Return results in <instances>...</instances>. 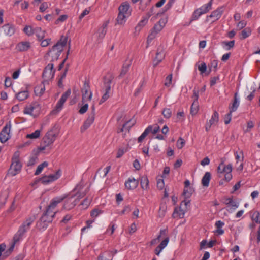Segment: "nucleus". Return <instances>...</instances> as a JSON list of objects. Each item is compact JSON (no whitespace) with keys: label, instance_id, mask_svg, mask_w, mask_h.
Returning <instances> with one entry per match:
<instances>
[{"label":"nucleus","instance_id":"f257e3e1","mask_svg":"<svg viewBox=\"0 0 260 260\" xmlns=\"http://www.w3.org/2000/svg\"><path fill=\"white\" fill-rule=\"evenodd\" d=\"M58 133V127L56 125L48 131L43 138L41 145L39 148V150L45 151V153H49L52 149L51 145L55 141Z\"/></svg>","mask_w":260,"mask_h":260},{"label":"nucleus","instance_id":"f03ea898","mask_svg":"<svg viewBox=\"0 0 260 260\" xmlns=\"http://www.w3.org/2000/svg\"><path fill=\"white\" fill-rule=\"evenodd\" d=\"M67 38H61L55 44L45 55L46 59L50 62L57 60L66 45Z\"/></svg>","mask_w":260,"mask_h":260},{"label":"nucleus","instance_id":"7ed1b4c3","mask_svg":"<svg viewBox=\"0 0 260 260\" xmlns=\"http://www.w3.org/2000/svg\"><path fill=\"white\" fill-rule=\"evenodd\" d=\"M113 79L114 76L111 73H108L103 77V86L102 87V90L104 94L100 100V104L104 103L110 97V91L111 89V84Z\"/></svg>","mask_w":260,"mask_h":260},{"label":"nucleus","instance_id":"20e7f679","mask_svg":"<svg viewBox=\"0 0 260 260\" xmlns=\"http://www.w3.org/2000/svg\"><path fill=\"white\" fill-rule=\"evenodd\" d=\"M226 158L223 157L220 159V163L217 167V173L218 174L224 173V180L229 182L232 179V174L231 173L233 167L232 164L225 165Z\"/></svg>","mask_w":260,"mask_h":260},{"label":"nucleus","instance_id":"39448f33","mask_svg":"<svg viewBox=\"0 0 260 260\" xmlns=\"http://www.w3.org/2000/svg\"><path fill=\"white\" fill-rule=\"evenodd\" d=\"M19 151L14 153L12 158V163L9 170V174L14 176L18 174L21 170L22 164L20 161Z\"/></svg>","mask_w":260,"mask_h":260},{"label":"nucleus","instance_id":"423d86ee","mask_svg":"<svg viewBox=\"0 0 260 260\" xmlns=\"http://www.w3.org/2000/svg\"><path fill=\"white\" fill-rule=\"evenodd\" d=\"M190 200L188 199H184L182 201L179 208H175L172 214L173 217L174 218H183L185 212L188 210V206L190 205Z\"/></svg>","mask_w":260,"mask_h":260},{"label":"nucleus","instance_id":"0eeeda50","mask_svg":"<svg viewBox=\"0 0 260 260\" xmlns=\"http://www.w3.org/2000/svg\"><path fill=\"white\" fill-rule=\"evenodd\" d=\"M89 187L84 188L83 182L81 181L78 183L73 190L71 192L73 195H75V197L79 201L80 199L83 198L88 192Z\"/></svg>","mask_w":260,"mask_h":260},{"label":"nucleus","instance_id":"6e6552de","mask_svg":"<svg viewBox=\"0 0 260 260\" xmlns=\"http://www.w3.org/2000/svg\"><path fill=\"white\" fill-rule=\"evenodd\" d=\"M167 22V18H161L151 29V32L148 37V41H151L154 39L156 37V35L165 27Z\"/></svg>","mask_w":260,"mask_h":260},{"label":"nucleus","instance_id":"1a4fd4ad","mask_svg":"<svg viewBox=\"0 0 260 260\" xmlns=\"http://www.w3.org/2000/svg\"><path fill=\"white\" fill-rule=\"evenodd\" d=\"M55 70L54 69V65L53 63H49L45 67L44 69L42 78L43 81L42 84H48V81L54 77Z\"/></svg>","mask_w":260,"mask_h":260},{"label":"nucleus","instance_id":"9d476101","mask_svg":"<svg viewBox=\"0 0 260 260\" xmlns=\"http://www.w3.org/2000/svg\"><path fill=\"white\" fill-rule=\"evenodd\" d=\"M212 4L213 0H210L208 3L195 10L192 14V20H197L202 15L208 12L212 9Z\"/></svg>","mask_w":260,"mask_h":260},{"label":"nucleus","instance_id":"9b49d317","mask_svg":"<svg viewBox=\"0 0 260 260\" xmlns=\"http://www.w3.org/2000/svg\"><path fill=\"white\" fill-rule=\"evenodd\" d=\"M62 196H66L64 199V203L63 208L67 210H70L73 209L77 203L79 202L78 199L75 197V195H73L71 192L68 194H64Z\"/></svg>","mask_w":260,"mask_h":260},{"label":"nucleus","instance_id":"f8f14e48","mask_svg":"<svg viewBox=\"0 0 260 260\" xmlns=\"http://www.w3.org/2000/svg\"><path fill=\"white\" fill-rule=\"evenodd\" d=\"M66 198V196H58L53 198L46 209L48 213H49L50 215H55L57 212V211L55 210V209L57 207L58 204L62 202Z\"/></svg>","mask_w":260,"mask_h":260},{"label":"nucleus","instance_id":"ddd939ff","mask_svg":"<svg viewBox=\"0 0 260 260\" xmlns=\"http://www.w3.org/2000/svg\"><path fill=\"white\" fill-rule=\"evenodd\" d=\"M82 92V103H85L90 101L92 97V93L88 82L85 81L83 86L81 89Z\"/></svg>","mask_w":260,"mask_h":260},{"label":"nucleus","instance_id":"4468645a","mask_svg":"<svg viewBox=\"0 0 260 260\" xmlns=\"http://www.w3.org/2000/svg\"><path fill=\"white\" fill-rule=\"evenodd\" d=\"M160 130V127L157 124L153 125H149L140 136L138 139V142H141L149 133L153 134H156Z\"/></svg>","mask_w":260,"mask_h":260},{"label":"nucleus","instance_id":"2eb2a0df","mask_svg":"<svg viewBox=\"0 0 260 260\" xmlns=\"http://www.w3.org/2000/svg\"><path fill=\"white\" fill-rule=\"evenodd\" d=\"M11 123L10 121L7 122L0 132V141L5 143L10 138V129Z\"/></svg>","mask_w":260,"mask_h":260},{"label":"nucleus","instance_id":"dca6fc26","mask_svg":"<svg viewBox=\"0 0 260 260\" xmlns=\"http://www.w3.org/2000/svg\"><path fill=\"white\" fill-rule=\"evenodd\" d=\"M154 7H152L150 11L146 14V16L143 17V19L135 27V30L136 31L139 32L142 28L147 23L148 19L154 14Z\"/></svg>","mask_w":260,"mask_h":260},{"label":"nucleus","instance_id":"f3484780","mask_svg":"<svg viewBox=\"0 0 260 260\" xmlns=\"http://www.w3.org/2000/svg\"><path fill=\"white\" fill-rule=\"evenodd\" d=\"M54 216V215H50L48 213L47 210H46V212L40 218V223H43V225L40 224V226H42V228H46L48 226L46 223L51 222Z\"/></svg>","mask_w":260,"mask_h":260},{"label":"nucleus","instance_id":"a211bd4d","mask_svg":"<svg viewBox=\"0 0 260 260\" xmlns=\"http://www.w3.org/2000/svg\"><path fill=\"white\" fill-rule=\"evenodd\" d=\"M139 185V181L134 178H129L124 183L125 187L128 190H133Z\"/></svg>","mask_w":260,"mask_h":260},{"label":"nucleus","instance_id":"6ab92c4d","mask_svg":"<svg viewBox=\"0 0 260 260\" xmlns=\"http://www.w3.org/2000/svg\"><path fill=\"white\" fill-rule=\"evenodd\" d=\"M224 9V7L223 6L218 7L215 10L213 11L208 17L211 18H214V21H217L222 16Z\"/></svg>","mask_w":260,"mask_h":260},{"label":"nucleus","instance_id":"aec40b11","mask_svg":"<svg viewBox=\"0 0 260 260\" xmlns=\"http://www.w3.org/2000/svg\"><path fill=\"white\" fill-rule=\"evenodd\" d=\"M239 100L238 98V93L236 92L234 94V100L231 104L229 106V111L231 113H233L237 110L239 106Z\"/></svg>","mask_w":260,"mask_h":260},{"label":"nucleus","instance_id":"412c9836","mask_svg":"<svg viewBox=\"0 0 260 260\" xmlns=\"http://www.w3.org/2000/svg\"><path fill=\"white\" fill-rule=\"evenodd\" d=\"M30 48V43L27 41H22L17 44L16 49L19 52L27 51Z\"/></svg>","mask_w":260,"mask_h":260},{"label":"nucleus","instance_id":"4be33fe9","mask_svg":"<svg viewBox=\"0 0 260 260\" xmlns=\"http://www.w3.org/2000/svg\"><path fill=\"white\" fill-rule=\"evenodd\" d=\"M26 232V230L25 229H19L17 232L14 235L13 241L16 243L19 242L25 237Z\"/></svg>","mask_w":260,"mask_h":260},{"label":"nucleus","instance_id":"5701e85b","mask_svg":"<svg viewBox=\"0 0 260 260\" xmlns=\"http://www.w3.org/2000/svg\"><path fill=\"white\" fill-rule=\"evenodd\" d=\"M39 107V105L36 102L28 104L25 106L23 113L25 114L32 115L34 110Z\"/></svg>","mask_w":260,"mask_h":260},{"label":"nucleus","instance_id":"b1692460","mask_svg":"<svg viewBox=\"0 0 260 260\" xmlns=\"http://www.w3.org/2000/svg\"><path fill=\"white\" fill-rule=\"evenodd\" d=\"M95 119V116L89 115L87 119L84 121L83 125L81 127V131L82 132L88 129L90 125L93 123Z\"/></svg>","mask_w":260,"mask_h":260},{"label":"nucleus","instance_id":"393cba45","mask_svg":"<svg viewBox=\"0 0 260 260\" xmlns=\"http://www.w3.org/2000/svg\"><path fill=\"white\" fill-rule=\"evenodd\" d=\"M132 63V59L129 60H126L125 62L124 63L121 71L119 75L118 76V78L123 77L128 71L129 68Z\"/></svg>","mask_w":260,"mask_h":260},{"label":"nucleus","instance_id":"a878e982","mask_svg":"<svg viewBox=\"0 0 260 260\" xmlns=\"http://www.w3.org/2000/svg\"><path fill=\"white\" fill-rule=\"evenodd\" d=\"M108 23H109L108 21L104 22L103 23L102 26L100 27L98 29V36H99V38L101 40L104 38L105 35L107 33V28Z\"/></svg>","mask_w":260,"mask_h":260},{"label":"nucleus","instance_id":"bb28decb","mask_svg":"<svg viewBox=\"0 0 260 260\" xmlns=\"http://www.w3.org/2000/svg\"><path fill=\"white\" fill-rule=\"evenodd\" d=\"M34 32L39 41H41L42 39H43L46 36V31L44 30H42V28L40 27H36L34 28Z\"/></svg>","mask_w":260,"mask_h":260},{"label":"nucleus","instance_id":"cd10ccee","mask_svg":"<svg viewBox=\"0 0 260 260\" xmlns=\"http://www.w3.org/2000/svg\"><path fill=\"white\" fill-rule=\"evenodd\" d=\"M165 58V54L162 50L159 51L158 49L155 59L153 60V66L155 67L157 66Z\"/></svg>","mask_w":260,"mask_h":260},{"label":"nucleus","instance_id":"c85d7f7f","mask_svg":"<svg viewBox=\"0 0 260 260\" xmlns=\"http://www.w3.org/2000/svg\"><path fill=\"white\" fill-rule=\"evenodd\" d=\"M129 7L130 6L128 3H123L119 7V13L123 14L129 16L130 15V12H129Z\"/></svg>","mask_w":260,"mask_h":260},{"label":"nucleus","instance_id":"c756f323","mask_svg":"<svg viewBox=\"0 0 260 260\" xmlns=\"http://www.w3.org/2000/svg\"><path fill=\"white\" fill-rule=\"evenodd\" d=\"M3 29L6 35L11 36L15 32V28L12 25L7 24L3 26Z\"/></svg>","mask_w":260,"mask_h":260},{"label":"nucleus","instance_id":"7c9ffc66","mask_svg":"<svg viewBox=\"0 0 260 260\" xmlns=\"http://www.w3.org/2000/svg\"><path fill=\"white\" fill-rule=\"evenodd\" d=\"M211 178V175L210 172H207L205 173L202 179V184L204 187H208Z\"/></svg>","mask_w":260,"mask_h":260},{"label":"nucleus","instance_id":"2f4dec72","mask_svg":"<svg viewBox=\"0 0 260 260\" xmlns=\"http://www.w3.org/2000/svg\"><path fill=\"white\" fill-rule=\"evenodd\" d=\"M16 98L20 101H22L29 97V93L27 90L19 92L15 95Z\"/></svg>","mask_w":260,"mask_h":260},{"label":"nucleus","instance_id":"473e14b6","mask_svg":"<svg viewBox=\"0 0 260 260\" xmlns=\"http://www.w3.org/2000/svg\"><path fill=\"white\" fill-rule=\"evenodd\" d=\"M128 17V16L118 13V16L116 19V24L121 25L124 24Z\"/></svg>","mask_w":260,"mask_h":260},{"label":"nucleus","instance_id":"72a5a7b5","mask_svg":"<svg viewBox=\"0 0 260 260\" xmlns=\"http://www.w3.org/2000/svg\"><path fill=\"white\" fill-rule=\"evenodd\" d=\"M194 192V189L192 187L184 188L183 190V195L185 196V199L189 200V198Z\"/></svg>","mask_w":260,"mask_h":260},{"label":"nucleus","instance_id":"f704fd0d","mask_svg":"<svg viewBox=\"0 0 260 260\" xmlns=\"http://www.w3.org/2000/svg\"><path fill=\"white\" fill-rule=\"evenodd\" d=\"M140 184L143 189L146 190L149 188V180L147 176H144L141 178Z\"/></svg>","mask_w":260,"mask_h":260},{"label":"nucleus","instance_id":"c9c22d12","mask_svg":"<svg viewBox=\"0 0 260 260\" xmlns=\"http://www.w3.org/2000/svg\"><path fill=\"white\" fill-rule=\"evenodd\" d=\"M45 90V84H43V85L35 87V93L37 96H41L44 94Z\"/></svg>","mask_w":260,"mask_h":260},{"label":"nucleus","instance_id":"e433bc0d","mask_svg":"<svg viewBox=\"0 0 260 260\" xmlns=\"http://www.w3.org/2000/svg\"><path fill=\"white\" fill-rule=\"evenodd\" d=\"M91 201L92 197L88 196L82 201L79 206H81L82 209H86L88 207Z\"/></svg>","mask_w":260,"mask_h":260},{"label":"nucleus","instance_id":"4c0bfd02","mask_svg":"<svg viewBox=\"0 0 260 260\" xmlns=\"http://www.w3.org/2000/svg\"><path fill=\"white\" fill-rule=\"evenodd\" d=\"M235 41L232 40L230 41H223L221 44L223 48L226 50H229L231 48H233L235 45Z\"/></svg>","mask_w":260,"mask_h":260},{"label":"nucleus","instance_id":"58836bf2","mask_svg":"<svg viewBox=\"0 0 260 260\" xmlns=\"http://www.w3.org/2000/svg\"><path fill=\"white\" fill-rule=\"evenodd\" d=\"M251 219L253 222L259 224L260 228V213L257 211H254L251 215Z\"/></svg>","mask_w":260,"mask_h":260},{"label":"nucleus","instance_id":"ea45409f","mask_svg":"<svg viewBox=\"0 0 260 260\" xmlns=\"http://www.w3.org/2000/svg\"><path fill=\"white\" fill-rule=\"evenodd\" d=\"M128 150V146H122L118 148L116 154V158H120Z\"/></svg>","mask_w":260,"mask_h":260},{"label":"nucleus","instance_id":"a19ab883","mask_svg":"<svg viewBox=\"0 0 260 260\" xmlns=\"http://www.w3.org/2000/svg\"><path fill=\"white\" fill-rule=\"evenodd\" d=\"M167 233H168L167 229H164L160 230L159 235L158 236V237L156 239H154L152 240L151 244H153L157 243V241L159 240L161 237H166Z\"/></svg>","mask_w":260,"mask_h":260},{"label":"nucleus","instance_id":"79ce46f5","mask_svg":"<svg viewBox=\"0 0 260 260\" xmlns=\"http://www.w3.org/2000/svg\"><path fill=\"white\" fill-rule=\"evenodd\" d=\"M61 175V172L60 170H57L55 174H50L48 176H47L48 177V179H50L51 182L54 181L58 179Z\"/></svg>","mask_w":260,"mask_h":260},{"label":"nucleus","instance_id":"37998d69","mask_svg":"<svg viewBox=\"0 0 260 260\" xmlns=\"http://www.w3.org/2000/svg\"><path fill=\"white\" fill-rule=\"evenodd\" d=\"M219 121V114L217 111H214L213 114L212 115L211 119L208 122L212 125L216 124Z\"/></svg>","mask_w":260,"mask_h":260},{"label":"nucleus","instance_id":"c03bdc74","mask_svg":"<svg viewBox=\"0 0 260 260\" xmlns=\"http://www.w3.org/2000/svg\"><path fill=\"white\" fill-rule=\"evenodd\" d=\"M198 101H193L190 108V114L192 115H196L199 110Z\"/></svg>","mask_w":260,"mask_h":260},{"label":"nucleus","instance_id":"a18cd8bd","mask_svg":"<svg viewBox=\"0 0 260 260\" xmlns=\"http://www.w3.org/2000/svg\"><path fill=\"white\" fill-rule=\"evenodd\" d=\"M167 209V206L166 203H161L159 207L158 212V216L160 217H164Z\"/></svg>","mask_w":260,"mask_h":260},{"label":"nucleus","instance_id":"49530a36","mask_svg":"<svg viewBox=\"0 0 260 260\" xmlns=\"http://www.w3.org/2000/svg\"><path fill=\"white\" fill-rule=\"evenodd\" d=\"M251 34V30L250 27H246L244 29L241 33V39H245L249 37Z\"/></svg>","mask_w":260,"mask_h":260},{"label":"nucleus","instance_id":"de8ad7c7","mask_svg":"<svg viewBox=\"0 0 260 260\" xmlns=\"http://www.w3.org/2000/svg\"><path fill=\"white\" fill-rule=\"evenodd\" d=\"M40 130L37 129L31 134H27L26 137L27 139H35L38 138L40 137Z\"/></svg>","mask_w":260,"mask_h":260},{"label":"nucleus","instance_id":"09e8293b","mask_svg":"<svg viewBox=\"0 0 260 260\" xmlns=\"http://www.w3.org/2000/svg\"><path fill=\"white\" fill-rule=\"evenodd\" d=\"M35 218L34 216L30 217L26 219L25 221L22 223L21 228H27L31 225V224L34 222Z\"/></svg>","mask_w":260,"mask_h":260},{"label":"nucleus","instance_id":"8fccbe9b","mask_svg":"<svg viewBox=\"0 0 260 260\" xmlns=\"http://www.w3.org/2000/svg\"><path fill=\"white\" fill-rule=\"evenodd\" d=\"M48 166V162L47 161H44L41 164L39 165L35 173V175H38L42 171L43 168Z\"/></svg>","mask_w":260,"mask_h":260},{"label":"nucleus","instance_id":"3c124183","mask_svg":"<svg viewBox=\"0 0 260 260\" xmlns=\"http://www.w3.org/2000/svg\"><path fill=\"white\" fill-rule=\"evenodd\" d=\"M162 114L165 118L169 119L172 116V111L170 108H164Z\"/></svg>","mask_w":260,"mask_h":260},{"label":"nucleus","instance_id":"603ef678","mask_svg":"<svg viewBox=\"0 0 260 260\" xmlns=\"http://www.w3.org/2000/svg\"><path fill=\"white\" fill-rule=\"evenodd\" d=\"M71 91L70 89H68L61 96L59 99L60 101L62 102L63 103H65L68 97L71 94Z\"/></svg>","mask_w":260,"mask_h":260},{"label":"nucleus","instance_id":"864d4df0","mask_svg":"<svg viewBox=\"0 0 260 260\" xmlns=\"http://www.w3.org/2000/svg\"><path fill=\"white\" fill-rule=\"evenodd\" d=\"M34 28L30 26H26L23 29L24 32L28 36H31L34 35Z\"/></svg>","mask_w":260,"mask_h":260},{"label":"nucleus","instance_id":"5fc2aeb1","mask_svg":"<svg viewBox=\"0 0 260 260\" xmlns=\"http://www.w3.org/2000/svg\"><path fill=\"white\" fill-rule=\"evenodd\" d=\"M102 213H103V211L102 210L95 208L91 211L90 216L92 218H95L96 217H98L100 214H102Z\"/></svg>","mask_w":260,"mask_h":260},{"label":"nucleus","instance_id":"6e6d98bb","mask_svg":"<svg viewBox=\"0 0 260 260\" xmlns=\"http://www.w3.org/2000/svg\"><path fill=\"white\" fill-rule=\"evenodd\" d=\"M37 160H38L37 156L36 154L33 155L32 156H30V157L27 162V165L28 166H33L37 162Z\"/></svg>","mask_w":260,"mask_h":260},{"label":"nucleus","instance_id":"4d7b16f0","mask_svg":"<svg viewBox=\"0 0 260 260\" xmlns=\"http://www.w3.org/2000/svg\"><path fill=\"white\" fill-rule=\"evenodd\" d=\"M83 106L79 110V113L81 114H83L86 113L88 108V104L87 102L82 103Z\"/></svg>","mask_w":260,"mask_h":260},{"label":"nucleus","instance_id":"13d9d810","mask_svg":"<svg viewBox=\"0 0 260 260\" xmlns=\"http://www.w3.org/2000/svg\"><path fill=\"white\" fill-rule=\"evenodd\" d=\"M51 39L50 38H47L45 39H42L41 41H40V45L42 47H46L48 46L51 43Z\"/></svg>","mask_w":260,"mask_h":260},{"label":"nucleus","instance_id":"bf43d9fd","mask_svg":"<svg viewBox=\"0 0 260 260\" xmlns=\"http://www.w3.org/2000/svg\"><path fill=\"white\" fill-rule=\"evenodd\" d=\"M39 181H41V182L44 184H47L51 182V181L50 180V179H48V177L47 176H45L42 177L41 178H40L38 180H37L35 181V183H37Z\"/></svg>","mask_w":260,"mask_h":260},{"label":"nucleus","instance_id":"052dcab7","mask_svg":"<svg viewBox=\"0 0 260 260\" xmlns=\"http://www.w3.org/2000/svg\"><path fill=\"white\" fill-rule=\"evenodd\" d=\"M172 74H170L167 76L165 79V85L167 87H169L172 84Z\"/></svg>","mask_w":260,"mask_h":260},{"label":"nucleus","instance_id":"680f3d73","mask_svg":"<svg viewBox=\"0 0 260 260\" xmlns=\"http://www.w3.org/2000/svg\"><path fill=\"white\" fill-rule=\"evenodd\" d=\"M63 104H64V103L62 102L59 100L56 105L55 109L54 110H53V112H54V111H56V112H59L62 108Z\"/></svg>","mask_w":260,"mask_h":260},{"label":"nucleus","instance_id":"e2e57ef3","mask_svg":"<svg viewBox=\"0 0 260 260\" xmlns=\"http://www.w3.org/2000/svg\"><path fill=\"white\" fill-rule=\"evenodd\" d=\"M169 241V237H166L164 239V240L160 243L158 245V247L161 248V249H164L168 244Z\"/></svg>","mask_w":260,"mask_h":260},{"label":"nucleus","instance_id":"0e129e2a","mask_svg":"<svg viewBox=\"0 0 260 260\" xmlns=\"http://www.w3.org/2000/svg\"><path fill=\"white\" fill-rule=\"evenodd\" d=\"M239 206V204L234 201L233 200L231 201V203L229 204L228 207L230 208V209L231 210H235Z\"/></svg>","mask_w":260,"mask_h":260},{"label":"nucleus","instance_id":"69168bd1","mask_svg":"<svg viewBox=\"0 0 260 260\" xmlns=\"http://www.w3.org/2000/svg\"><path fill=\"white\" fill-rule=\"evenodd\" d=\"M185 144V141L182 138H179L177 142V146L178 148L181 149Z\"/></svg>","mask_w":260,"mask_h":260},{"label":"nucleus","instance_id":"338daca9","mask_svg":"<svg viewBox=\"0 0 260 260\" xmlns=\"http://www.w3.org/2000/svg\"><path fill=\"white\" fill-rule=\"evenodd\" d=\"M90 7L85 9L79 16V19L81 20L84 17H85L86 15H88L90 13Z\"/></svg>","mask_w":260,"mask_h":260},{"label":"nucleus","instance_id":"774afa93","mask_svg":"<svg viewBox=\"0 0 260 260\" xmlns=\"http://www.w3.org/2000/svg\"><path fill=\"white\" fill-rule=\"evenodd\" d=\"M198 69L201 72V74L204 73L207 70V66L206 63L205 62H203L198 67Z\"/></svg>","mask_w":260,"mask_h":260}]
</instances>
